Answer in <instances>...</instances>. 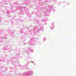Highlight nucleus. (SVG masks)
Listing matches in <instances>:
<instances>
[{
  "instance_id": "nucleus-1",
  "label": "nucleus",
  "mask_w": 76,
  "mask_h": 76,
  "mask_svg": "<svg viewBox=\"0 0 76 76\" xmlns=\"http://www.w3.org/2000/svg\"><path fill=\"white\" fill-rule=\"evenodd\" d=\"M31 63H34V61H31Z\"/></svg>"
}]
</instances>
